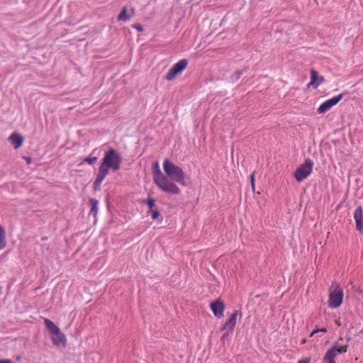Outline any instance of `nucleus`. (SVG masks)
Segmentation results:
<instances>
[{
  "label": "nucleus",
  "mask_w": 363,
  "mask_h": 363,
  "mask_svg": "<svg viewBox=\"0 0 363 363\" xmlns=\"http://www.w3.org/2000/svg\"><path fill=\"white\" fill-rule=\"evenodd\" d=\"M121 156L113 148H111L105 152L94 183V189L95 191L101 189V184L108 174L109 171H118L121 167Z\"/></svg>",
  "instance_id": "obj_1"
},
{
  "label": "nucleus",
  "mask_w": 363,
  "mask_h": 363,
  "mask_svg": "<svg viewBox=\"0 0 363 363\" xmlns=\"http://www.w3.org/2000/svg\"><path fill=\"white\" fill-rule=\"evenodd\" d=\"M152 177L154 183L162 191L175 195L180 194L181 191L178 186L162 172L157 162L153 164Z\"/></svg>",
  "instance_id": "obj_2"
},
{
  "label": "nucleus",
  "mask_w": 363,
  "mask_h": 363,
  "mask_svg": "<svg viewBox=\"0 0 363 363\" xmlns=\"http://www.w3.org/2000/svg\"><path fill=\"white\" fill-rule=\"evenodd\" d=\"M163 169L165 176L172 182H177L182 185H186L185 173L178 165H176L168 159L163 162Z\"/></svg>",
  "instance_id": "obj_3"
},
{
  "label": "nucleus",
  "mask_w": 363,
  "mask_h": 363,
  "mask_svg": "<svg viewBox=\"0 0 363 363\" xmlns=\"http://www.w3.org/2000/svg\"><path fill=\"white\" fill-rule=\"evenodd\" d=\"M44 323L50 333L53 345L57 347L65 346L66 337L60 328L49 319H45Z\"/></svg>",
  "instance_id": "obj_4"
},
{
  "label": "nucleus",
  "mask_w": 363,
  "mask_h": 363,
  "mask_svg": "<svg viewBox=\"0 0 363 363\" xmlns=\"http://www.w3.org/2000/svg\"><path fill=\"white\" fill-rule=\"evenodd\" d=\"M342 301L343 291L337 283L333 282L329 290V307L336 308L342 304Z\"/></svg>",
  "instance_id": "obj_5"
},
{
  "label": "nucleus",
  "mask_w": 363,
  "mask_h": 363,
  "mask_svg": "<svg viewBox=\"0 0 363 363\" xmlns=\"http://www.w3.org/2000/svg\"><path fill=\"white\" fill-rule=\"evenodd\" d=\"M313 162L308 158L306 159L303 164L300 165L294 172V177L298 182H303L312 172Z\"/></svg>",
  "instance_id": "obj_6"
},
{
  "label": "nucleus",
  "mask_w": 363,
  "mask_h": 363,
  "mask_svg": "<svg viewBox=\"0 0 363 363\" xmlns=\"http://www.w3.org/2000/svg\"><path fill=\"white\" fill-rule=\"evenodd\" d=\"M347 346H342L339 344H335L330 350L327 351L324 357L325 363H335V357L338 354H342L347 352Z\"/></svg>",
  "instance_id": "obj_7"
},
{
  "label": "nucleus",
  "mask_w": 363,
  "mask_h": 363,
  "mask_svg": "<svg viewBox=\"0 0 363 363\" xmlns=\"http://www.w3.org/2000/svg\"><path fill=\"white\" fill-rule=\"evenodd\" d=\"M187 65L188 61L186 59L179 60L170 68L165 76V79L168 81L174 79L178 74L182 72Z\"/></svg>",
  "instance_id": "obj_8"
},
{
  "label": "nucleus",
  "mask_w": 363,
  "mask_h": 363,
  "mask_svg": "<svg viewBox=\"0 0 363 363\" xmlns=\"http://www.w3.org/2000/svg\"><path fill=\"white\" fill-rule=\"evenodd\" d=\"M342 99V94H340L323 102L318 108L319 113H324L328 111L333 106L336 105Z\"/></svg>",
  "instance_id": "obj_9"
},
{
  "label": "nucleus",
  "mask_w": 363,
  "mask_h": 363,
  "mask_svg": "<svg viewBox=\"0 0 363 363\" xmlns=\"http://www.w3.org/2000/svg\"><path fill=\"white\" fill-rule=\"evenodd\" d=\"M210 307L215 316L218 318L223 317V312L225 309V304L223 301L218 299L211 302L210 303Z\"/></svg>",
  "instance_id": "obj_10"
},
{
  "label": "nucleus",
  "mask_w": 363,
  "mask_h": 363,
  "mask_svg": "<svg viewBox=\"0 0 363 363\" xmlns=\"http://www.w3.org/2000/svg\"><path fill=\"white\" fill-rule=\"evenodd\" d=\"M354 218L356 223V228L360 233L363 234V208L358 206L354 212Z\"/></svg>",
  "instance_id": "obj_11"
},
{
  "label": "nucleus",
  "mask_w": 363,
  "mask_h": 363,
  "mask_svg": "<svg viewBox=\"0 0 363 363\" xmlns=\"http://www.w3.org/2000/svg\"><path fill=\"white\" fill-rule=\"evenodd\" d=\"M238 315V311H235L230 315V318L225 322V325L222 328V330H228V332L232 333L236 325Z\"/></svg>",
  "instance_id": "obj_12"
},
{
  "label": "nucleus",
  "mask_w": 363,
  "mask_h": 363,
  "mask_svg": "<svg viewBox=\"0 0 363 363\" xmlns=\"http://www.w3.org/2000/svg\"><path fill=\"white\" fill-rule=\"evenodd\" d=\"M9 140L16 149L21 147L23 142V137L20 134L16 133L11 134L9 136Z\"/></svg>",
  "instance_id": "obj_13"
},
{
  "label": "nucleus",
  "mask_w": 363,
  "mask_h": 363,
  "mask_svg": "<svg viewBox=\"0 0 363 363\" xmlns=\"http://www.w3.org/2000/svg\"><path fill=\"white\" fill-rule=\"evenodd\" d=\"M134 14V9L132 8L130 9V13H128V11L126 8H123V10L121 11V13L118 16V21H129L131 17Z\"/></svg>",
  "instance_id": "obj_14"
},
{
  "label": "nucleus",
  "mask_w": 363,
  "mask_h": 363,
  "mask_svg": "<svg viewBox=\"0 0 363 363\" xmlns=\"http://www.w3.org/2000/svg\"><path fill=\"white\" fill-rule=\"evenodd\" d=\"M89 203L91 206V208L89 212V215L93 216L94 217L96 216L97 212H98V204L99 202L95 199H90Z\"/></svg>",
  "instance_id": "obj_15"
},
{
  "label": "nucleus",
  "mask_w": 363,
  "mask_h": 363,
  "mask_svg": "<svg viewBox=\"0 0 363 363\" xmlns=\"http://www.w3.org/2000/svg\"><path fill=\"white\" fill-rule=\"evenodd\" d=\"M6 246L5 231L3 227L0 226V250Z\"/></svg>",
  "instance_id": "obj_16"
},
{
  "label": "nucleus",
  "mask_w": 363,
  "mask_h": 363,
  "mask_svg": "<svg viewBox=\"0 0 363 363\" xmlns=\"http://www.w3.org/2000/svg\"><path fill=\"white\" fill-rule=\"evenodd\" d=\"M311 82L308 84V86H310L315 83L317 78H318V72L313 69L311 71Z\"/></svg>",
  "instance_id": "obj_17"
},
{
  "label": "nucleus",
  "mask_w": 363,
  "mask_h": 363,
  "mask_svg": "<svg viewBox=\"0 0 363 363\" xmlns=\"http://www.w3.org/2000/svg\"><path fill=\"white\" fill-rule=\"evenodd\" d=\"M143 202L148 206L150 210H152L155 206V200L152 198H149L145 200Z\"/></svg>",
  "instance_id": "obj_18"
},
{
  "label": "nucleus",
  "mask_w": 363,
  "mask_h": 363,
  "mask_svg": "<svg viewBox=\"0 0 363 363\" xmlns=\"http://www.w3.org/2000/svg\"><path fill=\"white\" fill-rule=\"evenodd\" d=\"M96 160V157H87L83 160L84 162H87L89 164H93Z\"/></svg>",
  "instance_id": "obj_19"
},
{
  "label": "nucleus",
  "mask_w": 363,
  "mask_h": 363,
  "mask_svg": "<svg viewBox=\"0 0 363 363\" xmlns=\"http://www.w3.org/2000/svg\"><path fill=\"white\" fill-rule=\"evenodd\" d=\"M160 213L158 211L155 210V211H152V218L153 220H156L159 218Z\"/></svg>",
  "instance_id": "obj_20"
},
{
  "label": "nucleus",
  "mask_w": 363,
  "mask_h": 363,
  "mask_svg": "<svg viewBox=\"0 0 363 363\" xmlns=\"http://www.w3.org/2000/svg\"><path fill=\"white\" fill-rule=\"evenodd\" d=\"M133 27L134 28H135L136 30H138V31L141 32L143 30V26L140 24H138V23L134 24V25H133Z\"/></svg>",
  "instance_id": "obj_21"
},
{
  "label": "nucleus",
  "mask_w": 363,
  "mask_h": 363,
  "mask_svg": "<svg viewBox=\"0 0 363 363\" xmlns=\"http://www.w3.org/2000/svg\"><path fill=\"white\" fill-rule=\"evenodd\" d=\"M250 181H251L252 187V189H254L255 188V173L254 172L252 174H251V175H250Z\"/></svg>",
  "instance_id": "obj_22"
},
{
  "label": "nucleus",
  "mask_w": 363,
  "mask_h": 363,
  "mask_svg": "<svg viewBox=\"0 0 363 363\" xmlns=\"http://www.w3.org/2000/svg\"><path fill=\"white\" fill-rule=\"evenodd\" d=\"M0 363H13L11 360L7 359H0Z\"/></svg>",
  "instance_id": "obj_23"
},
{
  "label": "nucleus",
  "mask_w": 363,
  "mask_h": 363,
  "mask_svg": "<svg viewBox=\"0 0 363 363\" xmlns=\"http://www.w3.org/2000/svg\"><path fill=\"white\" fill-rule=\"evenodd\" d=\"M298 363H310L309 359H303L298 361Z\"/></svg>",
  "instance_id": "obj_24"
},
{
  "label": "nucleus",
  "mask_w": 363,
  "mask_h": 363,
  "mask_svg": "<svg viewBox=\"0 0 363 363\" xmlns=\"http://www.w3.org/2000/svg\"><path fill=\"white\" fill-rule=\"evenodd\" d=\"M319 330H318L317 329L316 330H314L311 333V337L313 336L315 333H318Z\"/></svg>",
  "instance_id": "obj_25"
},
{
  "label": "nucleus",
  "mask_w": 363,
  "mask_h": 363,
  "mask_svg": "<svg viewBox=\"0 0 363 363\" xmlns=\"http://www.w3.org/2000/svg\"><path fill=\"white\" fill-rule=\"evenodd\" d=\"M317 330H319V332H324V333H325L327 331V330L325 328H320V329H317Z\"/></svg>",
  "instance_id": "obj_26"
},
{
  "label": "nucleus",
  "mask_w": 363,
  "mask_h": 363,
  "mask_svg": "<svg viewBox=\"0 0 363 363\" xmlns=\"http://www.w3.org/2000/svg\"><path fill=\"white\" fill-rule=\"evenodd\" d=\"M230 333L228 330H226V333L223 335L222 339H224Z\"/></svg>",
  "instance_id": "obj_27"
}]
</instances>
